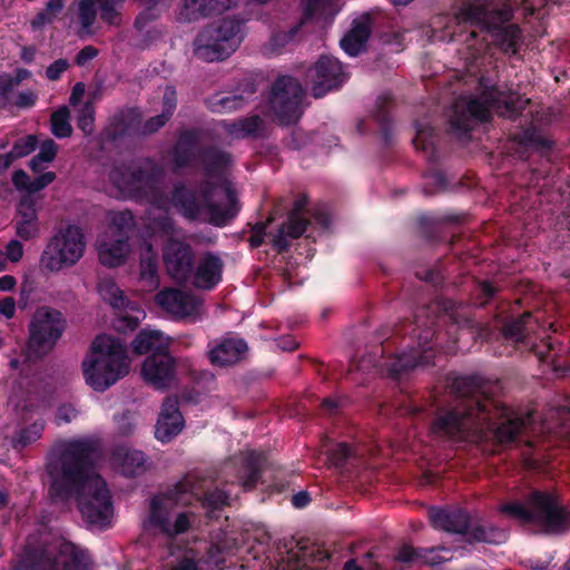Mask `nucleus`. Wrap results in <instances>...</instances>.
<instances>
[{
  "label": "nucleus",
  "mask_w": 570,
  "mask_h": 570,
  "mask_svg": "<svg viewBox=\"0 0 570 570\" xmlns=\"http://www.w3.org/2000/svg\"><path fill=\"white\" fill-rule=\"evenodd\" d=\"M99 462L96 444L73 440L53 450L48 471L51 497H75L88 524L102 529L111 523L114 508L107 484L97 473Z\"/></svg>",
  "instance_id": "1"
},
{
  "label": "nucleus",
  "mask_w": 570,
  "mask_h": 570,
  "mask_svg": "<svg viewBox=\"0 0 570 570\" xmlns=\"http://www.w3.org/2000/svg\"><path fill=\"white\" fill-rule=\"evenodd\" d=\"M533 422L532 414L520 415L497 400L473 397L439 415L433 433L458 441L481 442L490 438L500 443L512 441Z\"/></svg>",
  "instance_id": "2"
},
{
  "label": "nucleus",
  "mask_w": 570,
  "mask_h": 570,
  "mask_svg": "<svg viewBox=\"0 0 570 570\" xmlns=\"http://www.w3.org/2000/svg\"><path fill=\"white\" fill-rule=\"evenodd\" d=\"M489 11L482 4L474 2L464 3L458 13L448 18L446 21L440 20L434 29L438 33L434 36L441 41L460 40L463 37V30L473 26L487 28L491 32L493 41L500 45L505 51L515 52V46L520 39V31L517 26L509 24L501 27L511 17V11L504 9L497 12L490 20Z\"/></svg>",
  "instance_id": "3"
},
{
  "label": "nucleus",
  "mask_w": 570,
  "mask_h": 570,
  "mask_svg": "<svg viewBox=\"0 0 570 570\" xmlns=\"http://www.w3.org/2000/svg\"><path fill=\"white\" fill-rule=\"evenodd\" d=\"M130 367L126 345L107 334L95 337L81 364L86 384L97 392H104L124 379Z\"/></svg>",
  "instance_id": "4"
},
{
  "label": "nucleus",
  "mask_w": 570,
  "mask_h": 570,
  "mask_svg": "<svg viewBox=\"0 0 570 570\" xmlns=\"http://www.w3.org/2000/svg\"><path fill=\"white\" fill-rule=\"evenodd\" d=\"M170 204L186 218L216 226L227 225L239 210L236 194L228 184L206 188L199 196L186 187H177Z\"/></svg>",
  "instance_id": "5"
},
{
  "label": "nucleus",
  "mask_w": 570,
  "mask_h": 570,
  "mask_svg": "<svg viewBox=\"0 0 570 570\" xmlns=\"http://www.w3.org/2000/svg\"><path fill=\"white\" fill-rule=\"evenodd\" d=\"M199 499L191 480L185 479L174 489L153 499L146 525L169 535L183 533L190 525V513L181 509Z\"/></svg>",
  "instance_id": "6"
},
{
  "label": "nucleus",
  "mask_w": 570,
  "mask_h": 570,
  "mask_svg": "<svg viewBox=\"0 0 570 570\" xmlns=\"http://www.w3.org/2000/svg\"><path fill=\"white\" fill-rule=\"evenodd\" d=\"M502 511L524 523L539 525L549 533L570 529V512L551 493L533 492L527 504L508 503Z\"/></svg>",
  "instance_id": "7"
},
{
  "label": "nucleus",
  "mask_w": 570,
  "mask_h": 570,
  "mask_svg": "<svg viewBox=\"0 0 570 570\" xmlns=\"http://www.w3.org/2000/svg\"><path fill=\"white\" fill-rule=\"evenodd\" d=\"M482 96L481 99H460L454 106V115L451 124L456 129H468L466 116L478 120H485L491 109L498 111L502 116L511 117L519 110L523 109L528 104V99L515 94H505L498 91L493 86H489L487 81H481Z\"/></svg>",
  "instance_id": "8"
},
{
  "label": "nucleus",
  "mask_w": 570,
  "mask_h": 570,
  "mask_svg": "<svg viewBox=\"0 0 570 570\" xmlns=\"http://www.w3.org/2000/svg\"><path fill=\"white\" fill-rule=\"evenodd\" d=\"M86 245L81 227L77 225L61 227L48 240L40 256V266L51 273L70 268L83 257Z\"/></svg>",
  "instance_id": "9"
},
{
  "label": "nucleus",
  "mask_w": 570,
  "mask_h": 570,
  "mask_svg": "<svg viewBox=\"0 0 570 570\" xmlns=\"http://www.w3.org/2000/svg\"><path fill=\"white\" fill-rule=\"evenodd\" d=\"M242 38L240 21L224 18L198 35L194 43V53L205 61L223 60L237 49Z\"/></svg>",
  "instance_id": "10"
},
{
  "label": "nucleus",
  "mask_w": 570,
  "mask_h": 570,
  "mask_svg": "<svg viewBox=\"0 0 570 570\" xmlns=\"http://www.w3.org/2000/svg\"><path fill=\"white\" fill-rule=\"evenodd\" d=\"M134 219L129 212L109 214V226L97 240L98 257L101 264L116 267L125 263L129 255L128 230Z\"/></svg>",
  "instance_id": "11"
},
{
  "label": "nucleus",
  "mask_w": 570,
  "mask_h": 570,
  "mask_svg": "<svg viewBox=\"0 0 570 570\" xmlns=\"http://www.w3.org/2000/svg\"><path fill=\"white\" fill-rule=\"evenodd\" d=\"M65 330V321L57 309L38 308L30 322L28 358H37L47 354L57 343Z\"/></svg>",
  "instance_id": "12"
},
{
  "label": "nucleus",
  "mask_w": 570,
  "mask_h": 570,
  "mask_svg": "<svg viewBox=\"0 0 570 570\" xmlns=\"http://www.w3.org/2000/svg\"><path fill=\"white\" fill-rule=\"evenodd\" d=\"M302 97L303 89L296 79L288 76L277 79L272 90L271 107L281 122L289 124L299 117Z\"/></svg>",
  "instance_id": "13"
},
{
  "label": "nucleus",
  "mask_w": 570,
  "mask_h": 570,
  "mask_svg": "<svg viewBox=\"0 0 570 570\" xmlns=\"http://www.w3.org/2000/svg\"><path fill=\"white\" fill-rule=\"evenodd\" d=\"M98 291L100 297L115 309L125 308L115 323L118 331H132L145 320V311L136 304L128 303L120 288L112 281H101Z\"/></svg>",
  "instance_id": "14"
},
{
  "label": "nucleus",
  "mask_w": 570,
  "mask_h": 570,
  "mask_svg": "<svg viewBox=\"0 0 570 570\" xmlns=\"http://www.w3.org/2000/svg\"><path fill=\"white\" fill-rule=\"evenodd\" d=\"M307 78L312 82L314 97L320 98L340 87L347 75L337 59L324 56L308 70Z\"/></svg>",
  "instance_id": "15"
},
{
  "label": "nucleus",
  "mask_w": 570,
  "mask_h": 570,
  "mask_svg": "<svg viewBox=\"0 0 570 570\" xmlns=\"http://www.w3.org/2000/svg\"><path fill=\"white\" fill-rule=\"evenodd\" d=\"M178 364L168 353L151 354L141 365L145 382L158 390L170 387L176 382Z\"/></svg>",
  "instance_id": "16"
},
{
  "label": "nucleus",
  "mask_w": 570,
  "mask_h": 570,
  "mask_svg": "<svg viewBox=\"0 0 570 570\" xmlns=\"http://www.w3.org/2000/svg\"><path fill=\"white\" fill-rule=\"evenodd\" d=\"M155 299L160 308L175 317L195 316L202 308L198 297L174 288L159 292Z\"/></svg>",
  "instance_id": "17"
},
{
  "label": "nucleus",
  "mask_w": 570,
  "mask_h": 570,
  "mask_svg": "<svg viewBox=\"0 0 570 570\" xmlns=\"http://www.w3.org/2000/svg\"><path fill=\"white\" fill-rule=\"evenodd\" d=\"M193 253L188 245L170 239L164 249V262L168 274L178 282H185L191 272Z\"/></svg>",
  "instance_id": "18"
},
{
  "label": "nucleus",
  "mask_w": 570,
  "mask_h": 570,
  "mask_svg": "<svg viewBox=\"0 0 570 570\" xmlns=\"http://www.w3.org/2000/svg\"><path fill=\"white\" fill-rule=\"evenodd\" d=\"M224 561L223 551L212 547L207 556L200 559L193 551H186L174 562L165 564L163 570H223Z\"/></svg>",
  "instance_id": "19"
},
{
  "label": "nucleus",
  "mask_w": 570,
  "mask_h": 570,
  "mask_svg": "<svg viewBox=\"0 0 570 570\" xmlns=\"http://www.w3.org/2000/svg\"><path fill=\"white\" fill-rule=\"evenodd\" d=\"M183 428L184 419L178 410L177 399L167 397L163 403L156 424V438L161 442H168L179 434Z\"/></svg>",
  "instance_id": "20"
},
{
  "label": "nucleus",
  "mask_w": 570,
  "mask_h": 570,
  "mask_svg": "<svg viewBox=\"0 0 570 570\" xmlns=\"http://www.w3.org/2000/svg\"><path fill=\"white\" fill-rule=\"evenodd\" d=\"M451 558L450 551L444 548L416 550L411 546L404 544L400 548L395 561L401 566L419 567L423 564L436 566Z\"/></svg>",
  "instance_id": "21"
},
{
  "label": "nucleus",
  "mask_w": 570,
  "mask_h": 570,
  "mask_svg": "<svg viewBox=\"0 0 570 570\" xmlns=\"http://www.w3.org/2000/svg\"><path fill=\"white\" fill-rule=\"evenodd\" d=\"M237 0H184L177 13L180 22H193L212 13H219L233 6Z\"/></svg>",
  "instance_id": "22"
},
{
  "label": "nucleus",
  "mask_w": 570,
  "mask_h": 570,
  "mask_svg": "<svg viewBox=\"0 0 570 570\" xmlns=\"http://www.w3.org/2000/svg\"><path fill=\"white\" fill-rule=\"evenodd\" d=\"M43 570H87L88 560L85 553L79 551L70 542L61 541L58 553L52 561L42 564Z\"/></svg>",
  "instance_id": "23"
},
{
  "label": "nucleus",
  "mask_w": 570,
  "mask_h": 570,
  "mask_svg": "<svg viewBox=\"0 0 570 570\" xmlns=\"http://www.w3.org/2000/svg\"><path fill=\"white\" fill-rule=\"evenodd\" d=\"M223 262L218 256L206 254L196 266L193 284L200 289H212L222 281Z\"/></svg>",
  "instance_id": "24"
},
{
  "label": "nucleus",
  "mask_w": 570,
  "mask_h": 570,
  "mask_svg": "<svg viewBox=\"0 0 570 570\" xmlns=\"http://www.w3.org/2000/svg\"><path fill=\"white\" fill-rule=\"evenodd\" d=\"M247 352V344L237 337L224 338L209 351V358L214 365L227 366L243 360Z\"/></svg>",
  "instance_id": "25"
},
{
  "label": "nucleus",
  "mask_w": 570,
  "mask_h": 570,
  "mask_svg": "<svg viewBox=\"0 0 570 570\" xmlns=\"http://www.w3.org/2000/svg\"><path fill=\"white\" fill-rule=\"evenodd\" d=\"M371 32V19L364 14L353 21L351 30L341 40L342 49L348 56H357L365 48Z\"/></svg>",
  "instance_id": "26"
},
{
  "label": "nucleus",
  "mask_w": 570,
  "mask_h": 570,
  "mask_svg": "<svg viewBox=\"0 0 570 570\" xmlns=\"http://www.w3.org/2000/svg\"><path fill=\"white\" fill-rule=\"evenodd\" d=\"M110 179L120 197H136L139 189L148 184V177L142 171L135 173L130 168H115Z\"/></svg>",
  "instance_id": "27"
},
{
  "label": "nucleus",
  "mask_w": 570,
  "mask_h": 570,
  "mask_svg": "<svg viewBox=\"0 0 570 570\" xmlns=\"http://www.w3.org/2000/svg\"><path fill=\"white\" fill-rule=\"evenodd\" d=\"M430 520L434 528L449 532L462 533L469 525L468 514L460 509L446 510L433 508L430 510Z\"/></svg>",
  "instance_id": "28"
},
{
  "label": "nucleus",
  "mask_w": 570,
  "mask_h": 570,
  "mask_svg": "<svg viewBox=\"0 0 570 570\" xmlns=\"http://www.w3.org/2000/svg\"><path fill=\"white\" fill-rule=\"evenodd\" d=\"M112 465L119 473L132 476L145 471L146 459L140 451L120 448L112 454Z\"/></svg>",
  "instance_id": "29"
},
{
  "label": "nucleus",
  "mask_w": 570,
  "mask_h": 570,
  "mask_svg": "<svg viewBox=\"0 0 570 570\" xmlns=\"http://www.w3.org/2000/svg\"><path fill=\"white\" fill-rule=\"evenodd\" d=\"M170 340L157 330L146 328L132 341L131 346L135 353L153 354L168 353Z\"/></svg>",
  "instance_id": "30"
},
{
  "label": "nucleus",
  "mask_w": 570,
  "mask_h": 570,
  "mask_svg": "<svg viewBox=\"0 0 570 570\" xmlns=\"http://www.w3.org/2000/svg\"><path fill=\"white\" fill-rule=\"evenodd\" d=\"M306 204L307 198L305 196H301L295 200L287 225L281 230V235L275 239V246L279 249H284L287 245L283 239V234L296 238L304 233L306 222L302 216V210L305 208Z\"/></svg>",
  "instance_id": "31"
},
{
  "label": "nucleus",
  "mask_w": 570,
  "mask_h": 570,
  "mask_svg": "<svg viewBox=\"0 0 570 570\" xmlns=\"http://www.w3.org/2000/svg\"><path fill=\"white\" fill-rule=\"evenodd\" d=\"M17 234L23 239H31L39 234V225L33 203L26 198L18 208Z\"/></svg>",
  "instance_id": "32"
},
{
  "label": "nucleus",
  "mask_w": 570,
  "mask_h": 570,
  "mask_svg": "<svg viewBox=\"0 0 570 570\" xmlns=\"http://www.w3.org/2000/svg\"><path fill=\"white\" fill-rule=\"evenodd\" d=\"M70 12L79 23L77 33L87 37L94 33V23L97 18V3L95 0H78L70 7Z\"/></svg>",
  "instance_id": "33"
},
{
  "label": "nucleus",
  "mask_w": 570,
  "mask_h": 570,
  "mask_svg": "<svg viewBox=\"0 0 570 570\" xmlns=\"http://www.w3.org/2000/svg\"><path fill=\"white\" fill-rule=\"evenodd\" d=\"M145 250L146 253L141 256L140 282L144 283L145 291L151 292L158 286L157 261L156 255L151 252V247L149 245Z\"/></svg>",
  "instance_id": "34"
},
{
  "label": "nucleus",
  "mask_w": 570,
  "mask_h": 570,
  "mask_svg": "<svg viewBox=\"0 0 570 570\" xmlns=\"http://www.w3.org/2000/svg\"><path fill=\"white\" fill-rule=\"evenodd\" d=\"M338 0H307L306 17L311 19H332L338 12Z\"/></svg>",
  "instance_id": "35"
},
{
  "label": "nucleus",
  "mask_w": 570,
  "mask_h": 570,
  "mask_svg": "<svg viewBox=\"0 0 570 570\" xmlns=\"http://www.w3.org/2000/svg\"><path fill=\"white\" fill-rule=\"evenodd\" d=\"M176 107V92L173 88H166L163 100V114L156 118H151L146 124V131H155L166 124L169 117L173 115Z\"/></svg>",
  "instance_id": "36"
},
{
  "label": "nucleus",
  "mask_w": 570,
  "mask_h": 570,
  "mask_svg": "<svg viewBox=\"0 0 570 570\" xmlns=\"http://www.w3.org/2000/svg\"><path fill=\"white\" fill-rule=\"evenodd\" d=\"M57 155V145L51 139L45 140L37 156L30 161L32 171L38 173L45 168V165L50 164Z\"/></svg>",
  "instance_id": "37"
},
{
  "label": "nucleus",
  "mask_w": 570,
  "mask_h": 570,
  "mask_svg": "<svg viewBox=\"0 0 570 570\" xmlns=\"http://www.w3.org/2000/svg\"><path fill=\"white\" fill-rule=\"evenodd\" d=\"M51 131L58 138H65L71 135L72 127L69 122V110L67 107H62L52 114Z\"/></svg>",
  "instance_id": "38"
},
{
  "label": "nucleus",
  "mask_w": 570,
  "mask_h": 570,
  "mask_svg": "<svg viewBox=\"0 0 570 570\" xmlns=\"http://www.w3.org/2000/svg\"><path fill=\"white\" fill-rule=\"evenodd\" d=\"M259 458V454L250 452L244 461L239 481L245 488H252L257 482Z\"/></svg>",
  "instance_id": "39"
},
{
  "label": "nucleus",
  "mask_w": 570,
  "mask_h": 570,
  "mask_svg": "<svg viewBox=\"0 0 570 570\" xmlns=\"http://www.w3.org/2000/svg\"><path fill=\"white\" fill-rule=\"evenodd\" d=\"M261 125L262 120L257 116H255L232 125L229 128V132L232 136L236 138H243L255 135L259 130Z\"/></svg>",
  "instance_id": "40"
},
{
  "label": "nucleus",
  "mask_w": 570,
  "mask_h": 570,
  "mask_svg": "<svg viewBox=\"0 0 570 570\" xmlns=\"http://www.w3.org/2000/svg\"><path fill=\"white\" fill-rule=\"evenodd\" d=\"M125 0H97L100 17L108 23H116Z\"/></svg>",
  "instance_id": "41"
},
{
  "label": "nucleus",
  "mask_w": 570,
  "mask_h": 570,
  "mask_svg": "<svg viewBox=\"0 0 570 570\" xmlns=\"http://www.w3.org/2000/svg\"><path fill=\"white\" fill-rule=\"evenodd\" d=\"M429 361L424 356L422 358H416L412 354L404 353L396 357L395 362L391 366V372L394 374H399L402 371L413 368L417 365L426 364Z\"/></svg>",
  "instance_id": "42"
},
{
  "label": "nucleus",
  "mask_w": 570,
  "mask_h": 570,
  "mask_svg": "<svg viewBox=\"0 0 570 570\" xmlns=\"http://www.w3.org/2000/svg\"><path fill=\"white\" fill-rule=\"evenodd\" d=\"M37 146V138L33 135L26 136L19 140L16 141V144L12 147V150L10 151L13 157L21 158L29 154H31Z\"/></svg>",
  "instance_id": "43"
},
{
  "label": "nucleus",
  "mask_w": 570,
  "mask_h": 570,
  "mask_svg": "<svg viewBox=\"0 0 570 570\" xmlns=\"http://www.w3.org/2000/svg\"><path fill=\"white\" fill-rule=\"evenodd\" d=\"M78 127L85 132L90 134L94 129V109L90 104H86L78 111L77 116Z\"/></svg>",
  "instance_id": "44"
},
{
  "label": "nucleus",
  "mask_w": 570,
  "mask_h": 570,
  "mask_svg": "<svg viewBox=\"0 0 570 570\" xmlns=\"http://www.w3.org/2000/svg\"><path fill=\"white\" fill-rule=\"evenodd\" d=\"M228 502V495L223 491H214L202 499V505L214 512Z\"/></svg>",
  "instance_id": "45"
},
{
  "label": "nucleus",
  "mask_w": 570,
  "mask_h": 570,
  "mask_svg": "<svg viewBox=\"0 0 570 570\" xmlns=\"http://www.w3.org/2000/svg\"><path fill=\"white\" fill-rule=\"evenodd\" d=\"M31 72L27 69H18L16 72V76L9 77V76H1L0 77V90L8 91L13 89L16 86H18L23 80L30 78Z\"/></svg>",
  "instance_id": "46"
},
{
  "label": "nucleus",
  "mask_w": 570,
  "mask_h": 570,
  "mask_svg": "<svg viewBox=\"0 0 570 570\" xmlns=\"http://www.w3.org/2000/svg\"><path fill=\"white\" fill-rule=\"evenodd\" d=\"M530 314H525L522 318L508 323L504 326L505 336L519 341L523 336L525 318H529Z\"/></svg>",
  "instance_id": "47"
},
{
  "label": "nucleus",
  "mask_w": 570,
  "mask_h": 570,
  "mask_svg": "<svg viewBox=\"0 0 570 570\" xmlns=\"http://www.w3.org/2000/svg\"><path fill=\"white\" fill-rule=\"evenodd\" d=\"M55 179L56 174L53 171H47L38 176L35 180H32L29 184V193L31 194L43 189L45 187L50 185Z\"/></svg>",
  "instance_id": "48"
},
{
  "label": "nucleus",
  "mask_w": 570,
  "mask_h": 570,
  "mask_svg": "<svg viewBox=\"0 0 570 570\" xmlns=\"http://www.w3.org/2000/svg\"><path fill=\"white\" fill-rule=\"evenodd\" d=\"M327 454L332 464L340 465L350 455V448L346 444H336Z\"/></svg>",
  "instance_id": "49"
},
{
  "label": "nucleus",
  "mask_w": 570,
  "mask_h": 570,
  "mask_svg": "<svg viewBox=\"0 0 570 570\" xmlns=\"http://www.w3.org/2000/svg\"><path fill=\"white\" fill-rule=\"evenodd\" d=\"M68 67H69V63L67 60H65V59L56 60L53 63H51L47 68L46 73H47L48 79L57 80L60 77V75L67 70Z\"/></svg>",
  "instance_id": "50"
},
{
  "label": "nucleus",
  "mask_w": 570,
  "mask_h": 570,
  "mask_svg": "<svg viewBox=\"0 0 570 570\" xmlns=\"http://www.w3.org/2000/svg\"><path fill=\"white\" fill-rule=\"evenodd\" d=\"M76 416V409L70 404H65L58 409L56 420L58 423H69Z\"/></svg>",
  "instance_id": "51"
},
{
  "label": "nucleus",
  "mask_w": 570,
  "mask_h": 570,
  "mask_svg": "<svg viewBox=\"0 0 570 570\" xmlns=\"http://www.w3.org/2000/svg\"><path fill=\"white\" fill-rule=\"evenodd\" d=\"M22 255H23V247H22V244L19 243L18 240H11L7 245L6 256L9 261L18 262L21 259Z\"/></svg>",
  "instance_id": "52"
},
{
  "label": "nucleus",
  "mask_w": 570,
  "mask_h": 570,
  "mask_svg": "<svg viewBox=\"0 0 570 570\" xmlns=\"http://www.w3.org/2000/svg\"><path fill=\"white\" fill-rule=\"evenodd\" d=\"M12 181L18 189L29 193V184L32 180H30L29 176L23 170L16 171L13 174Z\"/></svg>",
  "instance_id": "53"
},
{
  "label": "nucleus",
  "mask_w": 570,
  "mask_h": 570,
  "mask_svg": "<svg viewBox=\"0 0 570 570\" xmlns=\"http://www.w3.org/2000/svg\"><path fill=\"white\" fill-rule=\"evenodd\" d=\"M37 95L32 91L20 92L17 97L16 105L21 108L32 107L36 102Z\"/></svg>",
  "instance_id": "54"
},
{
  "label": "nucleus",
  "mask_w": 570,
  "mask_h": 570,
  "mask_svg": "<svg viewBox=\"0 0 570 570\" xmlns=\"http://www.w3.org/2000/svg\"><path fill=\"white\" fill-rule=\"evenodd\" d=\"M98 51L94 47L87 46L77 55L76 62L77 65L82 66L87 61L94 59Z\"/></svg>",
  "instance_id": "55"
},
{
  "label": "nucleus",
  "mask_w": 570,
  "mask_h": 570,
  "mask_svg": "<svg viewBox=\"0 0 570 570\" xmlns=\"http://www.w3.org/2000/svg\"><path fill=\"white\" fill-rule=\"evenodd\" d=\"M16 312V303L13 298L6 297L0 301V314L6 316L7 318H11Z\"/></svg>",
  "instance_id": "56"
},
{
  "label": "nucleus",
  "mask_w": 570,
  "mask_h": 570,
  "mask_svg": "<svg viewBox=\"0 0 570 570\" xmlns=\"http://www.w3.org/2000/svg\"><path fill=\"white\" fill-rule=\"evenodd\" d=\"M63 6H65L63 0H49L47 2L46 9H48V12L50 13V18L56 19L57 16L61 12Z\"/></svg>",
  "instance_id": "57"
},
{
  "label": "nucleus",
  "mask_w": 570,
  "mask_h": 570,
  "mask_svg": "<svg viewBox=\"0 0 570 570\" xmlns=\"http://www.w3.org/2000/svg\"><path fill=\"white\" fill-rule=\"evenodd\" d=\"M171 229V224L166 219L161 222L155 223L154 235H159V237H167Z\"/></svg>",
  "instance_id": "58"
},
{
  "label": "nucleus",
  "mask_w": 570,
  "mask_h": 570,
  "mask_svg": "<svg viewBox=\"0 0 570 570\" xmlns=\"http://www.w3.org/2000/svg\"><path fill=\"white\" fill-rule=\"evenodd\" d=\"M55 19L50 18V13L48 12V9H45L42 12H40L35 20L32 21L33 28H40L48 23H51Z\"/></svg>",
  "instance_id": "59"
},
{
  "label": "nucleus",
  "mask_w": 570,
  "mask_h": 570,
  "mask_svg": "<svg viewBox=\"0 0 570 570\" xmlns=\"http://www.w3.org/2000/svg\"><path fill=\"white\" fill-rule=\"evenodd\" d=\"M85 95V85L81 82H78L75 85L71 96H70V104L72 106H77V104L80 101V99Z\"/></svg>",
  "instance_id": "60"
},
{
  "label": "nucleus",
  "mask_w": 570,
  "mask_h": 570,
  "mask_svg": "<svg viewBox=\"0 0 570 570\" xmlns=\"http://www.w3.org/2000/svg\"><path fill=\"white\" fill-rule=\"evenodd\" d=\"M16 278L11 275H4L0 277V292H7L16 286Z\"/></svg>",
  "instance_id": "61"
},
{
  "label": "nucleus",
  "mask_w": 570,
  "mask_h": 570,
  "mask_svg": "<svg viewBox=\"0 0 570 570\" xmlns=\"http://www.w3.org/2000/svg\"><path fill=\"white\" fill-rule=\"evenodd\" d=\"M292 502L296 508H303L308 503V495L305 492L298 493L293 497Z\"/></svg>",
  "instance_id": "62"
},
{
  "label": "nucleus",
  "mask_w": 570,
  "mask_h": 570,
  "mask_svg": "<svg viewBox=\"0 0 570 570\" xmlns=\"http://www.w3.org/2000/svg\"><path fill=\"white\" fill-rule=\"evenodd\" d=\"M249 242L253 247H258L263 243V227L254 230Z\"/></svg>",
  "instance_id": "63"
},
{
  "label": "nucleus",
  "mask_w": 570,
  "mask_h": 570,
  "mask_svg": "<svg viewBox=\"0 0 570 570\" xmlns=\"http://www.w3.org/2000/svg\"><path fill=\"white\" fill-rule=\"evenodd\" d=\"M277 570H303V566L301 564L299 561H295L293 563L288 562L286 564L283 561L282 563L278 564Z\"/></svg>",
  "instance_id": "64"
}]
</instances>
